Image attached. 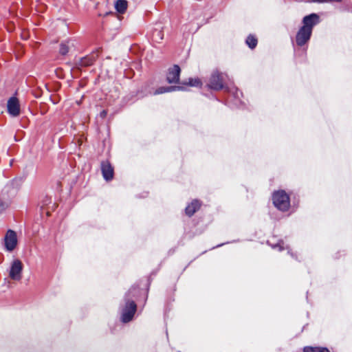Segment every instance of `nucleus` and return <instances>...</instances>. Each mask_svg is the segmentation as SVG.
<instances>
[{
  "label": "nucleus",
  "instance_id": "1",
  "mask_svg": "<svg viewBox=\"0 0 352 352\" xmlns=\"http://www.w3.org/2000/svg\"><path fill=\"white\" fill-rule=\"evenodd\" d=\"M272 201L275 207L281 211H287L290 206L289 197L283 190L273 193Z\"/></svg>",
  "mask_w": 352,
  "mask_h": 352
},
{
  "label": "nucleus",
  "instance_id": "2",
  "mask_svg": "<svg viewBox=\"0 0 352 352\" xmlns=\"http://www.w3.org/2000/svg\"><path fill=\"white\" fill-rule=\"evenodd\" d=\"M226 77L225 74L214 71L209 78L208 86L214 90H221L223 88Z\"/></svg>",
  "mask_w": 352,
  "mask_h": 352
},
{
  "label": "nucleus",
  "instance_id": "3",
  "mask_svg": "<svg viewBox=\"0 0 352 352\" xmlns=\"http://www.w3.org/2000/svg\"><path fill=\"white\" fill-rule=\"evenodd\" d=\"M16 233L12 230H8L4 237V245L6 249L9 251H13L17 245Z\"/></svg>",
  "mask_w": 352,
  "mask_h": 352
},
{
  "label": "nucleus",
  "instance_id": "4",
  "mask_svg": "<svg viewBox=\"0 0 352 352\" xmlns=\"http://www.w3.org/2000/svg\"><path fill=\"white\" fill-rule=\"evenodd\" d=\"M136 304L134 301H128L123 309L122 319L124 322H129L136 311Z\"/></svg>",
  "mask_w": 352,
  "mask_h": 352
},
{
  "label": "nucleus",
  "instance_id": "5",
  "mask_svg": "<svg viewBox=\"0 0 352 352\" xmlns=\"http://www.w3.org/2000/svg\"><path fill=\"white\" fill-rule=\"evenodd\" d=\"M23 270V264L19 259L14 260L11 265L10 270V277L12 280H19L21 278V272Z\"/></svg>",
  "mask_w": 352,
  "mask_h": 352
},
{
  "label": "nucleus",
  "instance_id": "6",
  "mask_svg": "<svg viewBox=\"0 0 352 352\" xmlns=\"http://www.w3.org/2000/svg\"><path fill=\"white\" fill-rule=\"evenodd\" d=\"M311 30L301 27L296 36V42L298 46H302L309 41L311 36Z\"/></svg>",
  "mask_w": 352,
  "mask_h": 352
},
{
  "label": "nucleus",
  "instance_id": "7",
  "mask_svg": "<svg viewBox=\"0 0 352 352\" xmlns=\"http://www.w3.org/2000/svg\"><path fill=\"white\" fill-rule=\"evenodd\" d=\"M7 109L11 116H19L21 112L19 100L16 97H11L8 101Z\"/></svg>",
  "mask_w": 352,
  "mask_h": 352
},
{
  "label": "nucleus",
  "instance_id": "8",
  "mask_svg": "<svg viewBox=\"0 0 352 352\" xmlns=\"http://www.w3.org/2000/svg\"><path fill=\"white\" fill-rule=\"evenodd\" d=\"M98 57V53H92L78 60L76 62V65L78 68L91 66L94 63Z\"/></svg>",
  "mask_w": 352,
  "mask_h": 352
},
{
  "label": "nucleus",
  "instance_id": "9",
  "mask_svg": "<svg viewBox=\"0 0 352 352\" xmlns=\"http://www.w3.org/2000/svg\"><path fill=\"white\" fill-rule=\"evenodd\" d=\"M180 72V67L177 65L169 68L166 76L168 82L170 84L179 82Z\"/></svg>",
  "mask_w": 352,
  "mask_h": 352
},
{
  "label": "nucleus",
  "instance_id": "10",
  "mask_svg": "<svg viewBox=\"0 0 352 352\" xmlns=\"http://www.w3.org/2000/svg\"><path fill=\"white\" fill-rule=\"evenodd\" d=\"M318 23V16L316 14H311L303 18L302 28H306L308 30H311L312 32L313 28L315 25Z\"/></svg>",
  "mask_w": 352,
  "mask_h": 352
},
{
  "label": "nucleus",
  "instance_id": "11",
  "mask_svg": "<svg viewBox=\"0 0 352 352\" xmlns=\"http://www.w3.org/2000/svg\"><path fill=\"white\" fill-rule=\"evenodd\" d=\"M101 170L105 180L110 181L113 179L114 174L113 168L108 161L101 163Z\"/></svg>",
  "mask_w": 352,
  "mask_h": 352
},
{
  "label": "nucleus",
  "instance_id": "12",
  "mask_svg": "<svg viewBox=\"0 0 352 352\" xmlns=\"http://www.w3.org/2000/svg\"><path fill=\"white\" fill-rule=\"evenodd\" d=\"M201 206V201L197 199H194L186 207V214L189 217L192 216L200 208Z\"/></svg>",
  "mask_w": 352,
  "mask_h": 352
},
{
  "label": "nucleus",
  "instance_id": "13",
  "mask_svg": "<svg viewBox=\"0 0 352 352\" xmlns=\"http://www.w3.org/2000/svg\"><path fill=\"white\" fill-rule=\"evenodd\" d=\"M182 89H183V87L181 86H170V87H161L155 91L154 94H155V95L161 94H164L166 92H170V91H173L175 90H182Z\"/></svg>",
  "mask_w": 352,
  "mask_h": 352
},
{
  "label": "nucleus",
  "instance_id": "14",
  "mask_svg": "<svg viewBox=\"0 0 352 352\" xmlns=\"http://www.w3.org/2000/svg\"><path fill=\"white\" fill-rule=\"evenodd\" d=\"M116 10L122 14L127 8V2L125 0H118L115 5Z\"/></svg>",
  "mask_w": 352,
  "mask_h": 352
},
{
  "label": "nucleus",
  "instance_id": "15",
  "mask_svg": "<svg viewBox=\"0 0 352 352\" xmlns=\"http://www.w3.org/2000/svg\"><path fill=\"white\" fill-rule=\"evenodd\" d=\"M303 352H329V351L325 347L306 346L304 348Z\"/></svg>",
  "mask_w": 352,
  "mask_h": 352
},
{
  "label": "nucleus",
  "instance_id": "16",
  "mask_svg": "<svg viewBox=\"0 0 352 352\" xmlns=\"http://www.w3.org/2000/svg\"><path fill=\"white\" fill-rule=\"evenodd\" d=\"M245 42L246 44L249 46V47L251 49L255 48L257 45V39L255 36L252 35L248 36Z\"/></svg>",
  "mask_w": 352,
  "mask_h": 352
},
{
  "label": "nucleus",
  "instance_id": "17",
  "mask_svg": "<svg viewBox=\"0 0 352 352\" xmlns=\"http://www.w3.org/2000/svg\"><path fill=\"white\" fill-rule=\"evenodd\" d=\"M184 85H188L192 87H201L202 82L201 80L198 78H189L188 82H184Z\"/></svg>",
  "mask_w": 352,
  "mask_h": 352
},
{
  "label": "nucleus",
  "instance_id": "18",
  "mask_svg": "<svg viewBox=\"0 0 352 352\" xmlns=\"http://www.w3.org/2000/svg\"><path fill=\"white\" fill-rule=\"evenodd\" d=\"M10 203L8 201H4L0 199V213L5 211L9 206Z\"/></svg>",
  "mask_w": 352,
  "mask_h": 352
},
{
  "label": "nucleus",
  "instance_id": "19",
  "mask_svg": "<svg viewBox=\"0 0 352 352\" xmlns=\"http://www.w3.org/2000/svg\"><path fill=\"white\" fill-rule=\"evenodd\" d=\"M69 51V47L66 43H61L60 45L59 52L62 55H65Z\"/></svg>",
  "mask_w": 352,
  "mask_h": 352
},
{
  "label": "nucleus",
  "instance_id": "20",
  "mask_svg": "<svg viewBox=\"0 0 352 352\" xmlns=\"http://www.w3.org/2000/svg\"><path fill=\"white\" fill-rule=\"evenodd\" d=\"M313 2L317 3H329V2H340L341 0H311Z\"/></svg>",
  "mask_w": 352,
  "mask_h": 352
},
{
  "label": "nucleus",
  "instance_id": "21",
  "mask_svg": "<svg viewBox=\"0 0 352 352\" xmlns=\"http://www.w3.org/2000/svg\"><path fill=\"white\" fill-rule=\"evenodd\" d=\"M107 115V111L106 110H103L100 112V116L102 118H104Z\"/></svg>",
  "mask_w": 352,
  "mask_h": 352
}]
</instances>
